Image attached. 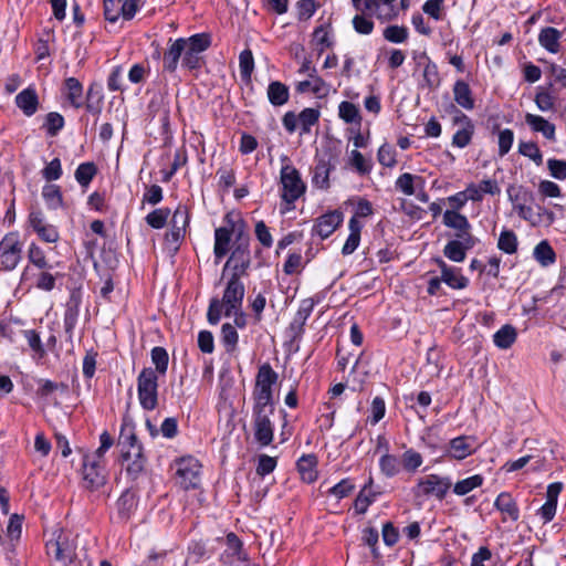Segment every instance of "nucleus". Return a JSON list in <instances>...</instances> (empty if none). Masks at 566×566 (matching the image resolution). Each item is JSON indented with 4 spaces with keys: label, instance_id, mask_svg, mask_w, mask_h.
Returning a JSON list of instances; mask_svg holds the SVG:
<instances>
[{
    "label": "nucleus",
    "instance_id": "nucleus-1",
    "mask_svg": "<svg viewBox=\"0 0 566 566\" xmlns=\"http://www.w3.org/2000/svg\"><path fill=\"white\" fill-rule=\"evenodd\" d=\"M211 45V36L208 33H197L189 38H178L168 41V49L163 55V70L170 74L181 66L188 70H198L203 64V52Z\"/></svg>",
    "mask_w": 566,
    "mask_h": 566
},
{
    "label": "nucleus",
    "instance_id": "nucleus-2",
    "mask_svg": "<svg viewBox=\"0 0 566 566\" xmlns=\"http://www.w3.org/2000/svg\"><path fill=\"white\" fill-rule=\"evenodd\" d=\"M242 277L230 275L222 298L212 297L207 312V319L209 324L217 325L220 322L221 315L226 317L232 316L234 310L242 308L245 287Z\"/></svg>",
    "mask_w": 566,
    "mask_h": 566
},
{
    "label": "nucleus",
    "instance_id": "nucleus-3",
    "mask_svg": "<svg viewBox=\"0 0 566 566\" xmlns=\"http://www.w3.org/2000/svg\"><path fill=\"white\" fill-rule=\"evenodd\" d=\"M119 444L123 447V458L128 462L126 472L135 480L144 471L146 464L143 446L132 430L126 432L124 429L119 436Z\"/></svg>",
    "mask_w": 566,
    "mask_h": 566
},
{
    "label": "nucleus",
    "instance_id": "nucleus-4",
    "mask_svg": "<svg viewBox=\"0 0 566 566\" xmlns=\"http://www.w3.org/2000/svg\"><path fill=\"white\" fill-rule=\"evenodd\" d=\"M281 198L286 203V210L294 209V203L306 191L300 171L291 164L282 166L280 171Z\"/></svg>",
    "mask_w": 566,
    "mask_h": 566
},
{
    "label": "nucleus",
    "instance_id": "nucleus-5",
    "mask_svg": "<svg viewBox=\"0 0 566 566\" xmlns=\"http://www.w3.org/2000/svg\"><path fill=\"white\" fill-rule=\"evenodd\" d=\"M277 373L269 363L259 367L252 390V406H275L273 386L277 382Z\"/></svg>",
    "mask_w": 566,
    "mask_h": 566
},
{
    "label": "nucleus",
    "instance_id": "nucleus-6",
    "mask_svg": "<svg viewBox=\"0 0 566 566\" xmlns=\"http://www.w3.org/2000/svg\"><path fill=\"white\" fill-rule=\"evenodd\" d=\"M275 406H252V428L254 439L261 447H268L274 439V416Z\"/></svg>",
    "mask_w": 566,
    "mask_h": 566
},
{
    "label": "nucleus",
    "instance_id": "nucleus-7",
    "mask_svg": "<svg viewBox=\"0 0 566 566\" xmlns=\"http://www.w3.org/2000/svg\"><path fill=\"white\" fill-rule=\"evenodd\" d=\"M158 377L150 367L143 368L137 377V395L144 410L153 411L158 406Z\"/></svg>",
    "mask_w": 566,
    "mask_h": 566
},
{
    "label": "nucleus",
    "instance_id": "nucleus-8",
    "mask_svg": "<svg viewBox=\"0 0 566 566\" xmlns=\"http://www.w3.org/2000/svg\"><path fill=\"white\" fill-rule=\"evenodd\" d=\"M251 265L250 238L240 230L237 234L235 245L224 265L231 268V275L245 276Z\"/></svg>",
    "mask_w": 566,
    "mask_h": 566
},
{
    "label": "nucleus",
    "instance_id": "nucleus-9",
    "mask_svg": "<svg viewBox=\"0 0 566 566\" xmlns=\"http://www.w3.org/2000/svg\"><path fill=\"white\" fill-rule=\"evenodd\" d=\"M22 258V248L18 232L7 233L0 241V264L2 269L12 271Z\"/></svg>",
    "mask_w": 566,
    "mask_h": 566
},
{
    "label": "nucleus",
    "instance_id": "nucleus-10",
    "mask_svg": "<svg viewBox=\"0 0 566 566\" xmlns=\"http://www.w3.org/2000/svg\"><path fill=\"white\" fill-rule=\"evenodd\" d=\"M82 474L84 486L90 490H97L106 483V463H102L85 454L82 459Z\"/></svg>",
    "mask_w": 566,
    "mask_h": 566
},
{
    "label": "nucleus",
    "instance_id": "nucleus-11",
    "mask_svg": "<svg viewBox=\"0 0 566 566\" xmlns=\"http://www.w3.org/2000/svg\"><path fill=\"white\" fill-rule=\"evenodd\" d=\"M176 475L178 483L185 490L196 489L200 483L201 465L193 457L181 458L177 461Z\"/></svg>",
    "mask_w": 566,
    "mask_h": 566
},
{
    "label": "nucleus",
    "instance_id": "nucleus-12",
    "mask_svg": "<svg viewBox=\"0 0 566 566\" xmlns=\"http://www.w3.org/2000/svg\"><path fill=\"white\" fill-rule=\"evenodd\" d=\"M451 486V479L439 474H428L421 478L417 483V488L422 495H432L440 501L447 496Z\"/></svg>",
    "mask_w": 566,
    "mask_h": 566
},
{
    "label": "nucleus",
    "instance_id": "nucleus-13",
    "mask_svg": "<svg viewBox=\"0 0 566 566\" xmlns=\"http://www.w3.org/2000/svg\"><path fill=\"white\" fill-rule=\"evenodd\" d=\"M452 122L453 125L460 126L452 136V146L457 148L467 147L471 144L475 132V125L473 120L463 112L455 109Z\"/></svg>",
    "mask_w": 566,
    "mask_h": 566
},
{
    "label": "nucleus",
    "instance_id": "nucleus-14",
    "mask_svg": "<svg viewBox=\"0 0 566 566\" xmlns=\"http://www.w3.org/2000/svg\"><path fill=\"white\" fill-rule=\"evenodd\" d=\"M455 240H451L444 245L443 254L453 262H462L467 256V251L474 248L479 240L471 233L455 234Z\"/></svg>",
    "mask_w": 566,
    "mask_h": 566
},
{
    "label": "nucleus",
    "instance_id": "nucleus-15",
    "mask_svg": "<svg viewBox=\"0 0 566 566\" xmlns=\"http://www.w3.org/2000/svg\"><path fill=\"white\" fill-rule=\"evenodd\" d=\"M344 216L338 210L328 211L316 218L312 235H317L322 240L327 239L343 223Z\"/></svg>",
    "mask_w": 566,
    "mask_h": 566
},
{
    "label": "nucleus",
    "instance_id": "nucleus-16",
    "mask_svg": "<svg viewBox=\"0 0 566 566\" xmlns=\"http://www.w3.org/2000/svg\"><path fill=\"white\" fill-rule=\"evenodd\" d=\"M224 220L227 221L228 226L219 227L214 230L213 253L216 262H219L228 254L232 234L235 231L234 222L232 221L229 213L226 216Z\"/></svg>",
    "mask_w": 566,
    "mask_h": 566
},
{
    "label": "nucleus",
    "instance_id": "nucleus-17",
    "mask_svg": "<svg viewBox=\"0 0 566 566\" xmlns=\"http://www.w3.org/2000/svg\"><path fill=\"white\" fill-rule=\"evenodd\" d=\"M81 303V292L78 290H73L70 293L69 300L65 303V312L63 319L64 331L70 338L73 336L74 328L77 324Z\"/></svg>",
    "mask_w": 566,
    "mask_h": 566
},
{
    "label": "nucleus",
    "instance_id": "nucleus-18",
    "mask_svg": "<svg viewBox=\"0 0 566 566\" xmlns=\"http://www.w3.org/2000/svg\"><path fill=\"white\" fill-rule=\"evenodd\" d=\"M475 451V438L471 436H460L450 440L447 455L454 460H463Z\"/></svg>",
    "mask_w": 566,
    "mask_h": 566
},
{
    "label": "nucleus",
    "instance_id": "nucleus-19",
    "mask_svg": "<svg viewBox=\"0 0 566 566\" xmlns=\"http://www.w3.org/2000/svg\"><path fill=\"white\" fill-rule=\"evenodd\" d=\"M416 60L418 65L423 66L421 85L431 91L437 90L441 83L437 64L430 60L426 52L416 56Z\"/></svg>",
    "mask_w": 566,
    "mask_h": 566
},
{
    "label": "nucleus",
    "instance_id": "nucleus-20",
    "mask_svg": "<svg viewBox=\"0 0 566 566\" xmlns=\"http://www.w3.org/2000/svg\"><path fill=\"white\" fill-rule=\"evenodd\" d=\"M494 507L502 514L503 522L509 520L516 522L520 518L518 505L513 495L509 492H501L496 496Z\"/></svg>",
    "mask_w": 566,
    "mask_h": 566
},
{
    "label": "nucleus",
    "instance_id": "nucleus-21",
    "mask_svg": "<svg viewBox=\"0 0 566 566\" xmlns=\"http://www.w3.org/2000/svg\"><path fill=\"white\" fill-rule=\"evenodd\" d=\"M14 102L18 108L28 117L34 115L40 105L36 90L33 86H28L18 93Z\"/></svg>",
    "mask_w": 566,
    "mask_h": 566
},
{
    "label": "nucleus",
    "instance_id": "nucleus-22",
    "mask_svg": "<svg viewBox=\"0 0 566 566\" xmlns=\"http://www.w3.org/2000/svg\"><path fill=\"white\" fill-rule=\"evenodd\" d=\"M525 123L533 132L541 133L547 140L554 142L556 139V126L543 116L527 113Z\"/></svg>",
    "mask_w": 566,
    "mask_h": 566
},
{
    "label": "nucleus",
    "instance_id": "nucleus-23",
    "mask_svg": "<svg viewBox=\"0 0 566 566\" xmlns=\"http://www.w3.org/2000/svg\"><path fill=\"white\" fill-rule=\"evenodd\" d=\"M317 457L315 454H303L296 462L297 471L303 482L313 483L317 480Z\"/></svg>",
    "mask_w": 566,
    "mask_h": 566
},
{
    "label": "nucleus",
    "instance_id": "nucleus-24",
    "mask_svg": "<svg viewBox=\"0 0 566 566\" xmlns=\"http://www.w3.org/2000/svg\"><path fill=\"white\" fill-rule=\"evenodd\" d=\"M538 43L547 52L556 54L560 50L562 32L553 27H545L538 33Z\"/></svg>",
    "mask_w": 566,
    "mask_h": 566
},
{
    "label": "nucleus",
    "instance_id": "nucleus-25",
    "mask_svg": "<svg viewBox=\"0 0 566 566\" xmlns=\"http://www.w3.org/2000/svg\"><path fill=\"white\" fill-rule=\"evenodd\" d=\"M46 551L49 555H52L57 562L64 565L71 563L73 559V551L61 535L46 543Z\"/></svg>",
    "mask_w": 566,
    "mask_h": 566
},
{
    "label": "nucleus",
    "instance_id": "nucleus-26",
    "mask_svg": "<svg viewBox=\"0 0 566 566\" xmlns=\"http://www.w3.org/2000/svg\"><path fill=\"white\" fill-rule=\"evenodd\" d=\"M454 102L464 109L471 111L474 108V98L469 84L462 80H458L453 85Z\"/></svg>",
    "mask_w": 566,
    "mask_h": 566
},
{
    "label": "nucleus",
    "instance_id": "nucleus-27",
    "mask_svg": "<svg viewBox=\"0 0 566 566\" xmlns=\"http://www.w3.org/2000/svg\"><path fill=\"white\" fill-rule=\"evenodd\" d=\"M443 224L457 230L455 234L471 233V224L464 214L455 210H446L443 213Z\"/></svg>",
    "mask_w": 566,
    "mask_h": 566
},
{
    "label": "nucleus",
    "instance_id": "nucleus-28",
    "mask_svg": "<svg viewBox=\"0 0 566 566\" xmlns=\"http://www.w3.org/2000/svg\"><path fill=\"white\" fill-rule=\"evenodd\" d=\"M348 229L349 235L342 248L343 255H350L359 247L363 224L356 218H350L348 221Z\"/></svg>",
    "mask_w": 566,
    "mask_h": 566
},
{
    "label": "nucleus",
    "instance_id": "nucleus-29",
    "mask_svg": "<svg viewBox=\"0 0 566 566\" xmlns=\"http://www.w3.org/2000/svg\"><path fill=\"white\" fill-rule=\"evenodd\" d=\"M373 476H369L368 481L365 483L355 499L354 507L359 514L366 513L369 505L376 500V492L373 490Z\"/></svg>",
    "mask_w": 566,
    "mask_h": 566
},
{
    "label": "nucleus",
    "instance_id": "nucleus-30",
    "mask_svg": "<svg viewBox=\"0 0 566 566\" xmlns=\"http://www.w3.org/2000/svg\"><path fill=\"white\" fill-rule=\"evenodd\" d=\"M332 165L325 158H318L313 171L312 182L319 189H327L329 187V172Z\"/></svg>",
    "mask_w": 566,
    "mask_h": 566
},
{
    "label": "nucleus",
    "instance_id": "nucleus-31",
    "mask_svg": "<svg viewBox=\"0 0 566 566\" xmlns=\"http://www.w3.org/2000/svg\"><path fill=\"white\" fill-rule=\"evenodd\" d=\"M268 98L273 106H282L289 102L290 90L289 87L280 82L273 81L268 86Z\"/></svg>",
    "mask_w": 566,
    "mask_h": 566
},
{
    "label": "nucleus",
    "instance_id": "nucleus-32",
    "mask_svg": "<svg viewBox=\"0 0 566 566\" xmlns=\"http://www.w3.org/2000/svg\"><path fill=\"white\" fill-rule=\"evenodd\" d=\"M42 198L50 210H57L63 207V196L60 186L46 184L42 188Z\"/></svg>",
    "mask_w": 566,
    "mask_h": 566
},
{
    "label": "nucleus",
    "instance_id": "nucleus-33",
    "mask_svg": "<svg viewBox=\"0 0 566 566\" xmlns=\"http://www.w3.org/2000/svg\"><path fill=\"white\" fill-rule=\"evenodd\" d=\"M64 86L66 90V98L70 104L80 108L83 106V85L75 77H67L64 81Z\"/></svg>",
    "mask_w": 566,
    "mask_h": 566
},
{
    "label": "nucleus",
    "instance_id": "nucleus-34",
    "mask_svg": "<svg viewBox=\"0 0 566 566\" xmlns=\"http://www.w3.org/2000/svg\"><path fill=\"white\" fill-rule=\"evenodd\" d=\"M22 520H23V517L18 514H13L9 518V523L7 526V534H6V539H7L6 549L7 551L12 552L15 547V543L20 539L21 532H22Z\"/></svg>",
    "mask_w": 566,
    "mask_h": 566
},
{
    "label": "nucleus",
    "instance_id": "nucleus-35",
    "mask_svg": "<svg viewBox=\"0 0 566 566\" xmlns=\"http://www.w3.org/2000/svg\"><path fill=\"white\" fill-rule=\"evenodd\" d=\"M484 483V478L481 474H474L468 476L463 480H460L453 485V493L458 496H464L472 492L473 490L481 488Z\"/></svg>",
    "mask_w": 566,
    "mask_h": 566
},
{
    "label": "nucleus",
    "instance_id": "nucleus-36",
    "mask_svg": "<svg viewBox=\"0 0 566 566\" xmlns=\"http://www.w3.org/2000/svg\"><path fill=\"white\" fill-rule=\"evenodd\" d=\"M516 329L512 325L502 326L494 335L493 342L501 349L510 348L516 340Z\"/></svg>",
    "mask_w": 566,
    "mask_h": 566
},
{
    "label": "nucleus",
    "instance_id": "nucleus-37",
    "mask_svg": "<svg viewBox=\"0 0 566 566\" xmlns=\"http://www.w3.org/2000/svg\"><path fill=\"white\" fill-rule=\"evenodd\" d=\"M379 468L386 478H392L400 472L401 460L397 455L385 452L379 459Z\"/></svg>",
    "mask_w": 566,
    "mask_h": 566
},
{
    "label": "nucleus",
    "instance_id": "nucleus-38",
    "mask_svg": "<svg viewBox=\"0 0 566 566\" xmlns=\"http://www.w3.org/2000/svg\"><path fill=\"white\" fill-rule=\"evenodd\" d=\"M533 256L542 266H548L556 261V254L546 240L541 241L534 248Z\"/></svg>",
    "mask_w": 566,
    "mask_h": 566
},
{
    "label": "nucleus",
    "instance_id": "nucleus-39",
    "mask_svg": "<svg viewBox=\"0 0 566 566\" xmlns=\"http://www.w3.org/2000/svg\"><path fill=\"white\" fill-rule=\"evenodd\" d=\"M313 40L318 46L319 54L323 53L325 49L333 46L332 27L329 24L316 27L313 32Z\"/></svg>",
    "mask_w": 566,
    "mask_h": 566
},
{
    "label": "nucleus",
    "instance_id": "nucleus-40",
    "mask_svg": "<svg viewBox=\"0 0 566 566\" xmlns=\"http://www.w3.org/2000/svg\"><path fill=\"white\" fill-rule=\"evenodd\" d=\"M28 260L31 264L40 270H52L44 251L35 242H31L28 249Z\"/></svg>",
    "mask_w": 566,
    "mask_h": 566
},
{
    "label": "nucleus",
    "instance_id": "nucleus-41",
    "mask_svg": "<svg viewBox=\"0 0 566 566\" xmlns=\"http://www.w3.org/2000/svg\"><path fill=\"white\" fill-rule=\"evenodd\" d=\"M97 174V167L92 161L82 163L77 166L74 177L80 186L87 187Z\"/></svg>",
    "mask_w": 566,
    "mask_h": 566
},
{
    "label": "nucleus",
    "instance_id": "nucleus-42",
    "mask_svg": "<svg viewBox=\"0 0 566 566\" xmlns=\"http://www.w3.org/2000/svg\"><path fill=\"white\" fill-rule=\"evenodd\" d=\"M517 237L513 230L503 229L497 240V248L506 254H514L517 251Z\"/></svg>",
    "mask_w": 566,
    "mask_h": 566
},
{
    "label": "nucleus",
    "instance_id": "nucleus-43",
    "mask_svg": "<svg viewBox=\"0 0 566 566\" xmlns=\"http://www.w3.org/2000/svg\"><path fill=\"white\" fill-rule=\"evenodd\" d=\"M301 134H308L314 125L318 123L321 113L316 108H304L298 115Z\"/></svg>",
    "mask_w": 566,
    "mask_h": 566
},
{
    "label": "nucleus",
    "instance_id": "nucleus-44",
    "mask_svg": "<svg viewBox=\"0 0 566 566\" xmlns=\"http://www.w3.org/2000/svg\"><path fill=\"white\" fill-rule=\"evenodd\" d=\"M348 164L360 176L370 174V171L373 169L371 161L369 159H366L364 157V155L360 151H358L357 149H354L350 151L349 158H348Z\"/></svg>",
    "mask_w": 566,
    "mask_h": 566
},
{
    "label": "nucleus",
    "instance_id": "nucleus-45",
    "mask_svg": "<svg viewBox=\"0 0 566 566\" xmlns=\"http://www.w3.org/2000/svg\"><path fill=\"white\" fill-rule=\"evenodd\" d=\"M441 280L453 290H463L469 285V279L462 274L461 269L453 266Z\"/></svg>",
    "mask_w": 566,
    "mask_h": 566
},
{
    "label": "nucleus",
    "instance_id": "nucleus-46",
    "mask_svg": "<svg viewBox=\"0 0 566 566\" xmlns=\"http://www.w3.org/2000/svg\"><path fill=\"white\" fill-rule=\"evenodd\" d=\"M221 342L226 347L227 353L237 350L239 334L235 327L230 323H224L221 327Z\"/></svg>",
    "mask_w": 566,
    "mask_h": 566
},
{
    "label": "nucleus",
    "instance_id": "nucleus-47",
    "mask_svg": "<svg viewBox=\"0 0 566 566\" xmlns=\"http://www.w3.org/2000/svg\"><path fill=\"white\" fill-rule=\"evenodd\" d=\"M338 116L347 124H360L361 117L358 107L348 101H343L338 105Z\"/></svg>",
    "mask_w": 566,
    "mask_h": 566
},
{
    "label": "nucleus",
    "instance_id": "nucleus-48",
    "mask_svg": "<svg viewBox=\"0 0 566 566\" xmlns=\"http://www.w3.org/2000/svg\"><path fill=\"white\" fill-rule=\"evenodd\" d=\"M151 361L158 376H164L168 369L169 356L164 347L156 346L151 349Z\"/></svg>",
    "mask_w": 566,
    "mask_h": 566
},
{
    "label": "nucleus",
    "instance_id": "nucleus-49",
    "mask_svg": "<svg viewBox=\"0 0 566 566\" xmlns=\"http://www.w3.org/2000/svg\"><path fill=\"white\" fill-rule=\"evenodd\" d=\"M113 443L114 440L111 434L107 431H103L99 436V447L95 451L84 454L102 463H106L105 453L109 450Z\"/></svg>",
    "mask_w": 566,
    "mask_h": 566
},
{
    "label": "nucleus",
    "instance_id": "nucleus-50",
    "mask_svg": "<svg viewBox=\"0 0 566 566\" xmlns=\"http://www.w3.org/2000/svg\"><path fill=\"white\" fill-rule=\"evenodd\" d=\"M64 117L57 112H50L45 116V122L43 127L46 130V134L51 137H54L59 134L60 130L64 127Z\"/></svg>",
    "mask_w": 566,
    "mask_h": 566
},
{
    "label": "nucleus",
    "instance_id": "nucleus-51",
    "mask_svg": "<svg viewBox=\"0 0 566 566\" xmlns=\"http://www.w3.org/2000/svg\"><path fill=\"white\" fill-rule=\"evenodd\" d=\"M385 40L391 43H403L407 41L409 32L403 25H388L382 33Z\"/></svg>",
    "mask_w": 566,
    "mask_h": 566
},
{
    "label": "nucleus",
    "instance_id": "nucleus-52",
    "mask_svg": "<svg viewBox=\"0 0 566 566\" xmlns=\"http://www.w3.org/2000/svg\"><path fill=\"white\" fill-rule=\"evenodd\" d=\"M169 216L170 210L168 208H158L146 216V222L154 229H161L167 223Z\"/></svg>",
    "mask_w": 566,
    "mask_h": 566
},
{
    "label": "nucleus",
    "instance_id": "nucleus-53",
    "mask_svg": "<svg viewBox=\"0 0 566 566\" xmlns=\"http://www.w3.org/2000/svg\"><path fill=\"white\" fill-rule=\"evenodd\" d=\"M422 463V455L413 449L406 450L401 457V467L407 471L413 472L420 468Z\"/></svg>",
    "mask_w": 566,
    "mask_h": 566
},
{
    "label": "nucleus",
    "instance_id": "nucleus-54",
    "mask_svg": "<svg viewBox=\"0 0 566 566\" xmlns=\"http://www.w3.org/2000/svg\"><path fill=\"white\" fill-rule=\"evenodd\" d=\"M518 151L521 155L533 160L537 166L543 164V155L536 143L521 142L518 144Z\"/></svg>",
    "mask_w": 566,
    "mask_h": 566
},
{
    "label": "nucleus",
    "instance_id": "nucleus-55",
    "mask_svg": "<svg viewBox=\"0 0 566 566\" xmlns=\"http://www.w3.org/2000/svg\"><path fill=\"white\" fill-rule=\"evenodd\" d=\"M355 490V484L349 478H345L339 481L337 484L332 486L327 494L336 497L337 500H342L347 497Z\"/></svg>",
    "mask_w": 566,
    "mask_h": 566
},
{
    "label": "nucleus",
    "instance_id": "nucleus-56",
    "mask_svg": "<svg viewBox=\"0 0 566 566\" xmlns=\"http://www.w3.org/2000/svg\"><path fill=\"white\" fill-rule=\"evenodd\" d=\"M507 195L510 201L513 203V209L516 208L517 205L528 203L533 201V193L523 187H518L517 189L514 187H510L507 189Z\"/></svg>",
    "mask_w": 566,
    "mask_h": 566
},
{
    "label": "nucleus",
    "instance_id": "nucleus-57",
    "mask_svg": "<svg viewBox=\"0 0 566 566\" xmlns=\"http://www.w3.org/2000/svg\"><path fill=\"white\" fill-rule=\"evenodd\" d=\"M415 180L422 181L421 177L413 176L409 172H405L398 177L396 180V188L400 190L406 196H412L415 195V187L413 182Z\"/></svg>",
    "mask_w": 566,
    "mask_h": 566
},
{
    "label": "nucleus",
    "instance_id": "nucleus-58",
    "mask_svg": "<svg viewBox=\"0 0 566 566\" xmlns=\"http://www.w3.org/2000/svg\"><path fill=\"white\" fill-rule=\"evenodd\" d=\"M189 222H190V213H189V209L187 206L185 205H179L174 214H172V218H171V226L172 228H180L182 230H187L188 226H189Z\"/></svg>",
    "mask_w": 566,
    "mask_h": 566
},
{
    "label": "nucleus",
    "instance_id": "nucleus-59",
    "mask_svg": "<svg viewBox=\"0 0 566 566\" xmlns=\"http://www.w3.org/2000/svg\"><path fill=\"white\" fill-rule=\"evenodd\" d=\"M239 69L242 78L249 80L254 69V59L250 50H243L239 55Z\"/></svg>",
    "mask_w": 566,
    "mask_h": 566
},
{
    "label": "nucleus",
    "instance_id": "nucleus-60",
    "mask_svg": "<svg viewBox=\"0 0 566 566\" xmlns=\"http://www.w3.org/2000/svg\"><path fill=\"white\" fill-rule=\"evenodd\" d=\"M316 303L317 302L312 297L303 300L300 303V307H298L297 312L295 313L292 321L305 325L306 321L311 316Z\"/></svg>",
    "mask_w": 566,
    "mask_h": 566
},
{
    "label": "nucleus",
    "instance_id": "nucleus-61",
    "mask_svg": "<svg viewBox=\"0 0 566 566\" xmlns=\"http://www.w3.org/2000/svg\"><path fill=\"white\" fill-rule=\"evenodd\" d=\"M353 28L358 34L369 35L373 33L375 24L370 17L365 14H356L353 20Z\"/></svg>",
    "mask_w": 566,
    "mask_h": 566
},
{
    "label": "nucleus",
    "instance_id": "nucleus-62",
    "mask_svg": "<svg viewBox=\"0 0 566 566\" xmlns=\"http://www.w3.org/2000/svg\"><path fill=\"white\" fill-rule=\"evenodd\" d=\"M57 275V273L53 274L51 270H41L35 281V287L45 292L52 291L55 287Z\"/></svg>",
    "mask_w": 566,
    "mask_h": 566
},
{
    "label": "nucleus",
    "instance_id": "nucleus-63",
    "mask_svg": "<svg viewBox=\"0 0 566 566\" xmlns=\"http://www.w3.org/2000/svg\"><path fill=\"white\" fill-rule=\"evenodd\" d=\"M534 102L541 112H552L555 109V97L547 91L539 90L535 95Z\"/></svg>",
    "mask_w": 566,
    "mask_h": 566
},
{
    "label": "nucleus",
    "instance_id": "nucleus-64",
    "mask_svg": "<svg viewBox=\"0 0 566 566\" xmlns=\"http://www.w3.org/2000/svg\"><path fill=\"white\" fill-rule=\"evenodd\" d=\"M63 174L61 160L59 158L52 159L42 169V177L48 181L52 182L61 178Z\"/></svg>",
    "mask_w": 566,
    "mask_h": 566
}]
</instances>
